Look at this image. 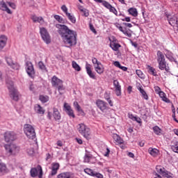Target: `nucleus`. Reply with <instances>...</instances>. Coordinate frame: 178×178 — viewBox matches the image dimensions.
I'll use <instances>...</instances> for the list:
<instances>
[{
	"label": "nucleus",
	"instance_id": "nucleus-10",
	"mask_svg": "<svg viewBox=\"0 0 178 178\" xmlns=\"http://www.w3.org/2000/svg\"><path fill=\"white\" fill-rule=\"evenodd\" d=\"M6 60L8 66H10L12 69H14V70H19L20 65H19L17 63L12 60V57L6 58Z\"/></svg>",
	"mask_w": 178,
	"mask_h": 178
},
{
	"label": "nucleus",
	"instance_id": "nucleus-48",
	"mask_svg": "<svg viewBox=\"0 0 178 178\" xmlns=\"http://www.w3.org/2000/svg\"><path fill=\"white\" fill-rule=\"evenodd\" d=\"M156 170L157 173H159V175H163V173H165V171H163V170L161 168V166H156Z\"/></svg>",
	"mask_w": 178,
	"mask_h": 178
},
{
	"label": "nucleus",
	"instance_id": "nucleus-47",
	"mask_svg": "<svg viewBox=\"0 0 178 178\" xmlns=\"http://www.w3.org/2000/svg\"><path fill=\"white\" fill-rule=\"evenodd\" d=\"M153 130L155 134H156L157 136H159L161 134V129H159V127L158 126L154 127Z\"/></svg>",
	"mask_w": 178,
	"mask_h": 178
},
{
	"label": "nucleus",
	"instance_id": "nucleus-37",
	"mask_svg": "<svg viewBox=\"0 0 178 178\" xmlns=\"http://www.w3.org/2000/svg\"><path fill=\"white\" fill-rule=\"evenodd\" d=\"M111 48L113 49V51H119V49L120 48V44L119 43H115V42H111L110 44Z\"/></svg>",
	"mask_w": 178,
	"mask_h": 178
},
{
	"label": "nucleus",
	"instance_id": "nucleus-15",
	"mask_svg": "<svg viewBox=\"0 0 178 178\" xmlns=\"http://www.w3.org/2000/svg\"><path fill=\"white\" fill-rule=\"evenodd\" d=\"M51 84L54 87H58V86L63 84V81L59 79L56 76H54L51 79Z\"/></svg>",
	"mask_w": 178,
	"mask_h": 178
},
{
	"label": "nucleus",
	"instance_id": "nucleus-39",
	"mask_svg": "<svg viewBox=\"0 0 178 178\" xmlns=\"http://www.w3.org/2000/svg\"><path fill=\"white\" fill-rule=\"evenodd\" d=\"M149 153L150 154V155H152V156H156V155H158V154L159 153V150L150 147L149 149Z\"/></svg>",
	"mask_w": 178,
	"mask_h": 178
},
{
	"label": "nucleus",
	"instance_id": "nucleus-56",
	"mask_svg": "<svg viewBox=\"0 0 178 178\" xmlns=\"http://www.w3.org/2000/svg\"><path fill=\"white\" fill-rule=\"evenodd\" d=\"M114 66H115L116 67H119V69L120 68V66H122L120 65V63L119 61H115L113 63Z\"/></svg>",
	"mask_w": 178,
	"mask_h": 178
},
{
	"label": "nucleus",
	"instance_id": "nucleus-52",
	"mask_svg": "<svg viewBox=\"0 0 178 178\" xmlns=\"http://www.w3.org/2000/svg\"><path fill=\"white\" fill-rule=\"evenodd\" d=\"M92 62L94 65V67L95 66V65H98V64L101 63V62L98 61V59H97V58H95V57H93L92 58Z\"/></svg>",
	"mask_w": 178,
	"mask_h": 178
},
{
	"label": "nucleus",
	"instance_id": "nucleus-33",
	"mask_svg": "<svg viewBox=\"0 0 178 178\" xmlns=\"http://www.w3.org/2000/svg\"><path fill=\"white\" fill-rule=\"evenodd\" d=\"M31 19L34 23H42L44 22L42 17H37L35 15H33Z\"/></svg>",
	"mask_w": 178,
	"mask_h": 178
},
{
	"label": "nucleus",
	"instance_id": "nucleus-50",
	"mask_svg": "<svg viewBox=\"0 0 178 178\" xmlns=\"http://www.w3.org/2000/svg\"><path fill=\"white\" fill-rule=\"evenodd\" d=\"M136 74H137V76H138V77H140V79H143V77H144V74H143V72H141V70H136Z\"/></svg>",
	"mask_w": 178,
	"mask_h": 178
},
{
	"label": "nucleus",
	"instance_id": "nucleus-55",
	"mask_svg": "<svg viewBox=\"0 0 178 178\" xmlns=\"http://www.w3.org/2000/svg\"><path fill=\"white\" fill-rule=\"evenodd\" d=\"M122 24L126 27H129V29H131V27H133V25H131V24L130 23L123 22Z\"/></svg>",
	"mask_w": 178,
	"mask_h": 178
},
{
	"label": "nucleus",
	"instance_id": "nucleus-38",
	"mask_svg": "<svg viewBox=\"0 0 178 178\" xmlns=\"http://www.w3.org/2000/svg\"><path fill=\"white\" fill-rule=\"evenodd\" d=\"M147 69L148 70V72L150 74H152V76H157L156 70H155V68H154L153 67H151L149 65H147Z\"/></svg>",
	"mask_w": 178,
	"mask_h": 178
},
{
	"label": "nucleus",
	"instance_id": "nucleus-42",
	"mask_svg": "<svg viewBox=\"0 0 178 178\" xmlns=\"http://www.w3.org/2000/svg\"><path fill=\"white\" fill-rule=\"evenodd\" d=\"M38 67L40 69V70H42V72H48V70H47V67H45V65L44 63H42V61H40L38 63Z\"/></svg>",
	"mask_w": 178,
	"mask_h": 178
},
{
	"label": "nucleus",
	"instance_id": "nucleus-63",
	"mask_svg": "<svg viewBox=\"0 0 178 178\" xmlns=\"http://www.w3.org/2000/svg\"><path fill=\"white\" fill-rule=\"evenodd\" d=\"M122 22H130L131 21L130 17H127L124 19H122Z\"/></svg>",
	"mask_w": 178,
	"mask_h": 178
},
{
	"label": "nucleus",
	"instance_id": "nucleus-54",
	"mask_svg": "<svg viewBox=\"0 0 178 178\" xmlns=\"http://www.w3.org/2000/svg\"><path fill=\"white\" fill-rule=\"evenodd\" d=\"M54 18L56 19V20H57L58 22H59V23H62V18L60 17V16L59 15H55Z\"/></svg>",
	"mask_w": 178,
	"mask_h": 178
},
{
	"label": "nucleus",
	"instance_id": "nucleus-12",
	"mask_svg": "<svg viewBox=\"0 0 178 178\" xmlns=\"http://www.w3.org/2000/svg\"><path fill=\"white\" fill-rule=\"evenodd\" d=\"M64 108L65 109V112L68 116H70V118H76V115H74V112L73 111V109H72L70 105H69L67 103H65Z\"/></svg>",
	"mask_w": 178,
	"mask_h": 178
},
{
	"label": "nucleus",
	"instance_id": "nucleus-17",
	"mask_svg": "<svg viewBox=\"0 0 178 178\" xmlns=\"http://www.w3.org/2000/svg\"><path fill=\"white\" fill-rule=\"evenodd\" d=\"M115 26L117 29H118L120 30V31L123 33V34H124V35H127V37L131 36V34L129 33V32L127 31V29L126 28L123 29V27L120 25V24L115 23Z\"/></svg>",
	"mask_w": 178,
	"mask_h": 178
},
{
	"label": "nucleus",
	"instance_id": "nucleus-27",
	"mask_svg": "<svg viewBox=\"0 0 178 178\" xmlns=\"http://www.w3.org/2000/svg\"><path fill=\"white\" fill-rule=\"evenodd\" d=\"M94 67L95 72H97L98 74H102V73H104V67H102V64L101 63L98 65H95Z\"/></svg>",
	"mask_w": 178,
	"mask_h": 178
},
{
	"label": "nucleus",
	"instance_id": "nucleus-2",
	"mask_svg": "<svg viewBox=\"0 0 178 178\" xmlns=\"http://www.w3.org/2000/svg\"><path fill=\"white\" fill-rule=\"evenodd\" d=\"M4 148L9 155H17V153L20 151V147L14 143L5 145Z\"/></svg>",
	"mask_w": 178,
	"mask_h": 178
},
{
	"label": "nucleus",
	"instance_id": "nucleus-11",
	"mask_svg": "<svg viewBox=\"0 0 178 178\" xmlns=\"http://www.w3.org/2000/svg\"><path fill=\"white\" fill-rule=\"evenodd\" d=\"M168 20L170 26L172 27H177L178 26V17L177 15L170 16L167 15Z\"/></svg>",
	"mask_w": 178,
	"mask_h": 178
},
{
	"label": "nucleus",
	"instance_id": "nucleus-8",
	"mask_svg": "<svg viewBox=\"0 0 178 178\" xmlns=\"http://www.w3.org/2000/svg\"><path fill=\"white\" fill-rule=\"evenodd\" d=\"M26 70L29 77H34L35 71L34 70V65H33L31 62L28 61L26 63Z\"/></svg>",
	"mask_w": 178,
	"mask_h": 178
},
{
	"label": "nucleus",
	"instance_id": "nucleus-57",
	"mask_svg": "<svg viewBox=\"0 0 178 178\" xmlns=\"http://www.w3.org/2000/svg\"><path fill=\"white\" fill-rule=\"evenodd\" d=\"M90 29L92 33H97V31H95V29L94 28V26L91 24H90Z\"/></svg>",
	"mask_w": 178,
	"mask_h": 178
},
{
	"label": "nucleus",
	"instance_id": "nucleus-34",
	"mask_svg": "<svg viewBox=\"0 0 178 178\" xmlns=\"http://www.w3.org/2000/svg\"><path fill=\"white\" fill-rule=\"evenodd\" d=\"M165 61V56L161 53V51H157V62H163Z\"/></svg>",
	"mask_w": 178,
	"mask_h": 178
},
{
	"label": "nucleus",
	"instance_id": "nucleus-13",
	"mask_svg": "<svg viewBox=\"0 0 178 178\" xmlns=\"http://www.w3.org/2000/svg\"><path fill=\"white\" fill-rule=\"evenodd\" d=\"M113 86L115 88V94L118 97L120 96L122 94V88L119 84V81L118 80L113 81Z\"/></svg>",
	"mask_w": 178,
	"mask_h": 178
},
{
	"label": "nucleus",
	"instance_id": "nucleus-25",
	"mask_svg": "<svg viewBox=\"0 0 178 178\" xmlns=\"http://www.w3.org/2000/svg\"><path fill=\"white\" fill-rule=\"evenodd\" d=\"M83 159V162L86 163H90V161L92 159V154H90L88 151L86 150V154Z\"/></svg>",
	"mask_w": 178,
	"mask_h": 178
},
{
	"label": "nucleus",
	"instance_id": "nucleus-45",
	"mask_svg": "<svg viewBox=\"0 0 178 178\" xmlns=\"http://www.w3.org/2000/svg\"><path fill=\"white\" fill-rule=\"evenodd\" d=\"M85 173L87 175H89V176H95V174L94 173V171L90 168H86L84 170Z\"/></svg>",
	"mask_w": 178,
	"mask_h": 178
},
{
	"label": "nucleus",
	"instance_id": "nucleus-21",
	"mask_svg": "<svg viewBox=\"0 0 178 178\" xmlns=\"http://www.w3.org/2000/svg\"><path fill=\"white\" fill-rule=\"evenodd\" d=\"M137 88L140 91V94H142V96L144 98V99L148 101V95H147V92H145V90H144V89H143V86L140 83L137 85Z\"/></svg>",
	"mask_w": 178,
	"mask_h": 178
},
{
	"label": "nucleus",
	"instance_id": "nucleus-1",
	"mask_svg": "<svg viewBox=\"0 0 178 178\" xmlns=\"http://www.w3.org/2000/svg\"><path fill=\"white\" fill-rule=\"evenodd\" d=\"M56 27L58 29V33L63 38L65 45L73 47L77 44V34L74 31L69 29L66 25L56 24Z\"/></svg>",
	"mask_w": 178,
	"mask_h": 178
},
{
	"label": "nucleus",
	"instance_id": "nucleus-23",
	"mask_svg": "<svg viewBox=\"0 0 178 178\" xmlns=\"http://www.w3.org/2000/svg\"><path fill=\"white\" fill-rule=\"evenodd\" d=\"M58 170H59V163H53L51 167V176H55V175L58 173Z\"/></svg>",
	"mask_w": 178,
	"mask_h": 178
},
{
	"label": "nucleus",
	"instance_id": "nucleus-7",
	"mask_svg": "<svg viewBox=\"0 0 178 178\" xmlns=\"http://www.w3.org/2000/svg\"><path fill=\"white\" fill-rule=\"evenodd\" d=\"M61 10L65 13V15L67 16V19L72 23L73 24H76V17L72 13H70L67 10V7H66V5H63L61 6Z\"/></svg>",
	"mask_w": 178,
	"mask_h": 178
},
{
	"label": "nucleus",
	"instance_id": "nucleus-31",
	"mask_svg": "<svg viewBox=\"0 0 178 178\" xmlns=\"http://www.w3.org/2000/svg\"><path fill=\"white\" fill-rule=\"evenodd\" d=\"M159 95L164 102H166L167 104L170 102V100L166 97V94H165V92L160 91L159 92Z\"/></svg>",
	"mask_w": 178,
	"mask_h": 178
},
{
	"label": "nucleus",
	"instance_id": "nucleus-40",
	"mask_svg": "<svg viewBox=\"0 0 178 178\" xmlns=\"http://www.w3.org/2000/svg\"><path fill=\"white\" fill-rule=\"evenodd\" d=\"M6 84H7V87H8L9 91H12V90L16 89V88H15L13 81L8 80L6 81Z\"/></svg>",
	"mask_w": 178,
	"mask_h": 178
},
{
	"label": "nucleus",
	"instance_id": "nucleus-22",
	"mask_svg": "<svg viewBox=\"0 0 178 178\" xmlns=\"http://www.w3.org/2000/svg\"><path fill=\"white\" fill-rule=\"evenodd\" d=\"M0 8L1 10L7 12V13H8L9 15H12V11L8 8V6H6V3H5V2L1 1L0 3Z\"/></svg>",
	"mask_w": 178,
	"mask_h": 178
},
{
	"label": "nucleus",
	"instance_id": "nucleus-51",
	"mask_svg": "<svg viewBox=\"0 0 178 178\" xmlns=\"http://www.w3.org/2000/svg\"><path fill=\"white\" fill-rule=\"evenodd\" d=\"M26 152L29 155H34V148L31 147L29 149H27Z\"/></svg>",
	"mask_w": 178,
	"mask_h": 178
},
{
	"label": "nucleus",
	"instance_id": "nucleus-41",
	"mask_svg": "<svg viewBox=\"0 0 178 178\" xmlns=\"http://www.w3.org/2000/svg\"><path fill=\"white\" fill-rule=\"evenodd\" d=\"M39 99L41 101V102H42V104H45L49 101V97L47 95H40Z\"/></svg>",
	"mask_w": 178,
	"mask_h": 178
},
{
	"label": "nucleus",
	"instance_id": "nucleus-64",
	"mask_svg": "<svg viewBox=\"0 0 178 178\" xmlns=\"http://www.w3.org/2000/svg\"><path fill=\"white\" fill-rule=\"evenodd\" d=\"M154 177L155 178H162V177H161V175H159L158 173L154 172Z\"/></svg>",
	"mask_w": 178,
	"mask_h": 178
},
{
	"label": "nucleus",
	"instance_id": "nucleus-43",
	"mask_svg": "<svg viewBox=\"0 0 178 178\" xmlns=\"http://www.w3.org/2000/svg\"><path fill=\"white\" fill-rule=\"evenodd\" d=\"M72 67L76 70V72H80V70H81V67H80V65H79L76 61H72Z\"/></svg>",
	"mask_w": 178,
	"mask_h": 178
},
{
	"label": "nucleus",
	"instance_id": "nucleus-32",
	"mask_svg": "<svg viewBox=\"0 0 178 178\" xmlns=\"http://www.w3.org/2000/svg\"><path fill=\"white\" fill-rule=\"evenodd\" d=\"M79 9L80 12H81L82 16H85V17H88L90 16V13L88 12V10L87 8H84L83 6H79Z\"/></svg>",
	"mask_w": 178,
	"mask_h": 178
},
{
	"label": "nucleus",
	"instance_id": "nucleus-30",
	"mask_svg": "<svg viewBox=\"0 0 178 178\" xmlns=\"http://www.w3.org/2000/svg\"><path fill=\"white\" fill-rule=\"evenodd\" d=\"M35 113H39V115H44V113H45V111L42 107H41V106H40V104H36L35 106Z\"/></svg>",
	"mask_w": 178,
	"mask_h": 178
},
{
	"label": "nucleus",
	"instance_id": "nucleus-20",
	"mask_svg": "<svg viewBox=\"0 0 178 178\" xmlns=\"http://www.w3.org/2000/svg\"><path fill=\"white\" fill-rule=\"evenodd\" d=\"M96 105L100 111H105L106 109V103L101 99H98L96 102Z\"/></svg>",
	"mask_w": 178,
	"mask_h": 178
},
{
	"label": "nucleus",
	"instance_id": "nucleus-24",
	"mask_svg": "<svg viewBox=\"0 0 178 178\" xmlns=\"http://www.w3.org/2000/svg\"><path fill=\"white\" fill-rule=\"evenodd\" d=\"M58 178H74L72 172H63L58 175Z\"/></svg>",
	"mask_w": 178,
	"mask_h": 178
},
{
	"label": "nucleus",
	"instance_id": "nucleus-18",
	"mask_svg": "<svg viewBox=\"0 0 178 178\" xmlns=\"http://www.w3.org/2000/svg\"><path fill=\"white\" fill-rule=\"evenodd\" d=\"M159 69L160 70H165V72H169L170 70V68H169V66L166 65V61H159Z\"/></svg>",
	"mask_w": 178,
	"mask_h": 178
},
{
	"label": "nucleus",
	"instance_id": "nucleus-16",
	"mask_svg": "<svg viewBox=\"0 0 178 178\" xmlns=\"http://www.w3.org/2000/svg\"><path fill=\"white\" fill-rule=\"evenodd\" d=\"M6 173H9V169L4 163H0V176H3Z\"/></svg>",
	"mask_w": 178,
	"mask_h": 178
},
{
	"label": "nucleus",
	"instance_id": "nucleus-46",
	"mask_svg": "<svg viewBox=\"0 0 178 178\" xmlns=\"http://www.w3.org/2000/svg\"><path fill=\"white\" fill-rule=\"evenodd\" d=\"M74 106L78 111V112H83V109H81V107H80V105H79V103L77 102H74Z\"/></svg>",
	"mask_w": 178,
	"mask_h": 178
},
{
	"label": "nucleus",
	"instance_id": "nucleus-28",
	"mask_svg": "<svg viewBox=\"0 0 178 178\" xmlns=\"http://www.w3.org/2000/svg\"><path fill=\"white\" fill-rule=\"evenodd\" d=\"M86 72L88 76L90 77V79H93L94 80H95V74L92 72V71L91 70V67H90V65L88 64H87L86 65Z\"/></svg>",
	"mask_w": 178,
	"mask_h": 178
},
{
	"label": "nucleus",
	"instance_id": "nucleus-6",
	"mask_svg": "<svg viewBox=\"0 0 178 178\" xmlns=\"http://www.w3.org/2000/svg\"><path fill=\"white\" fill-rule=\"evenodd\" d=\"M30 173L31 177H37L38 176L39 178H42V168L41 165H38L36 168H31Z\"/></svg>",
	"mask_w": 178,
	"mask_h": 178
},
{
	"label": "nucleus",
	"instance_id": "nucleus-44",
	"mask_svg": "<svg viewBox=\"0 0 178 178\" xmlns=\"http://www.w3.org/2000/svg\"><path fill=\"white\" fill-rule=\"evenodd\" d=\"M57 90H58L59 94L60 95H62V94H63V91H65V88L63 86V83L57 86Z\"/></svg>",
	"mask_w": 178,
	"mask_h": 178
},
{
	"label": "nucleus",
	"instance_id": "nucleus-53",
	"mask_svg": "<svg viewBox=\"0 0 178 178\" xmlns=\"http://www.w3.org/2000/svg\"><path fill=\"white\" fill-rule=\"evenodd\" d=\"M110 12H112V13H114V15H118V10H116V8L115 7L111 6V8H108Z\"/></svg>",
	"mask_w": 178,
	"mask_h": 178
},
{
	"label": "nucleus",
	"instance_id": "nucleus-62",
	"mask_svg": "<svg viewBox=\"0 0 178 178\" xmlns=\"http://www.w3.org/2000/svg\"><path fill=\"white\" fill-rule=\"evenodd\" d=\"M47 118L49 119V120H51V119H52V113L48 112Z\"/></svg>",
	"mask_w": 178,
	"mask_h": 178
},
{
	"label": "nucleus",
	"instance_id": "nucleus-3",
	"mask_svg": "<svg viewBox=\"0 0 178 178\" xmlns=\"http://www.w3.org/2000/svg\"><path fill=\"white\" fill-rule=\"evenodd\" d=\"M24 131L28 138L34 140L35 138V129L31 124H26L24 127Z\"/></svg>",
	"mask_w": 178,
	"mask_h": 178
},
{
	"label": "nucleus",
	"instance_id": "nucleus-4",
	"mask_svg": "<svg viewBox=\"0 0 178 178\" xmlns=\"http://www.w3.org/2000/svg\"><path fill=\"white\" fill-rule=\"evenodd\" d=\"M78 131L85 138L88 139L90 138V134L91 132L90 131V128H88L86 124L81 123L79 124L77 126Z\"/></svg>",
	"mask_w": 178,
	"mask_h": 178
},
{
	"label": "nucleus",
	"instance_id": "nucleus-49",
	"mask_svg": "<svg viewBox=\"0 0 178 178\" xmlns=\"http://www.w3.org/2000/svg\"><path fill=\"white\" fill-rule=\"evenodd\" d=\"M102 5L104 6L105 8H106L107 9H109L111 8V6H112V5H111V3H109L108 2H107L106 1H103L102 2Z\"/></svg>",
	"mask_w": 178,
	"mask_h": 178
},
{
	"label": "nucleus",
	"instance_id": "nucleus-5",
	"mask_svg": "<svg viewBox=\"0 0 178 178\" xmlns=\"http://www.w3.org/2000/svg\"><path fill=\"white\" fill-rule=\"evenodd\" d=\"M40 35L42 39L45 42V44H51V35L48 31L45 28H40Z\"/></svg>",
	"mask_w": 178,
	"mask_h": 178
},
{
	"label": "nucleus",
	"instance_id": "nucleus-9",
	"mask_svg": "<svg viewBox=\"0 0 178 178\" xmlns=\"http://www.w3.org/2000/svg\"><path fill=\"white\" fill-rule=\"evenodd\" d=\"M17 137L15 132L7 131L4 134V140L6 143H10V141H15Z\"/></svg>",
	"mask_w": 178,
	"mask_h": 178
},
{
	"label": "nucleus",
	"instance_id": "nucleus-36",
	"mask_svg": "<svg viewBox=\"0 0 178 178\" xmlns=\"http://www.w3.org/2000/svg\"><path fill=\"white\" fill-rule=\"evenodd\" d=\"M171 149L173 152L178 154V142H172L171 145Z\"/></svg>",
	"mask_w": 178,
	"mask_h": 178
},
{
	"label": "nucleus",
	"instance_id": "nucleus-29",
	"mask_svg": "<svg viewBox=\"0 0 178 178\" xmlns=\"http://www.w3.org/2000/svg\"><path fill=\"white\" fill-rule=\"evenodd\" d=\"M113 138L114 141H115L116 144H123L124 143L123 139L116 134H113Z\"/></svg>",
	"mask_w": 178,
	"mask_h": 178
},
{
	"label": "nucleus",
	"instance_id": "nucleus-35",
	"mask_svg": "<svg viewBox=\"0 0 178 178\" xmlns=\"http://www.w3.org/2000/svg\"><path fill=\"white\" fill-rule=\"evenodd\" d=\"M128 12L129 15H131V16H134V17H137V16H138V12H137L136 8H131L128 10Z\"/></svg>",
	"mask_w": 178,
	"mask_h": 178
},
{
	"label": "nucleus",
	"instance_id": "nucleus-26",
	"mask_svg": "<svg viewBox=\"0 0 178 178\" xmlns=\"http://www.w3.org/2000/svg\"><path fill=\"white\" fill-rule=\"evenodd\" d=\"M53 117L56 120H60V113L56 108H53Z\"/></svg>",
	"mask_w": 178,
	"mask_h": 178
},
{
	"label": "nucleus",
	"instance_id": "nucleus-19",
	"mask_svg": "<svg viewBox=\"0 0 178 178\" xmlns=\"http://www.w3.org/2000/svg\"><path fill=\"white\" fill-rule=\"evenodd\" d=\"M8 41V38L5 35H1L0 36V50L3 49L6 45Z\"/></svg>",
	"mask_w": 178,
	"mask_h": 178
},
{
	"label": "nucleus",
	"instance_id": "nucleus-14",
	"mask_svg": "<svg viewBox=\"0 0 178 178\" xmlns=\"http://www.w3.org/2000/svg\"><path fill=\"white\" fill-rule=\"evenodd\" d=\"M10 97L14 101H19V92L16 89H12L10 90Z\"/></svg>",
	"mask_w": 178,
	"mask_h": 178
},
{
	"label": "nucleus",
	"instance_id": "nucleus-61",
	"mask_svg": "<svg viewBox=\"0 0 178 178\" xmlns=\"http://www.w3.org/2000/svg\"><path fill=\"white\" fill-rule=\"evenodd\" d=\"M134 120H136L138 123H141V119L138 117H134Z\"/></svg>",
	"mask_w": 178,
	"mask_h": 178
},
{
	"label": "nucleus",
	"instance_id": "nucleus-59",
	"mask_svg": "<svg viewBox=\"0 0 178 178\" xmlns=\"http://www.w3.org/2000/svg\"><path fill=\"white\" fill-rule=\"evenodd\" d=\"M163 176H164V177H167V178H172V177L170 176V174H169L166 172H163Z\"/></svg>",
	"mask_w": 178,
	"mask_h": 178
},
{
	"label": "nucleus",
	"instance_id": "nucleus-58",
	"mask_svg": "<svg viewBox=\"0 0 178 178\" xmlns=\"http://www.w3.org/2000/svg\"><path fill=\"white\" fill-rule=\"evenodd\" d=\"M8 5H9V6L13 9H16V5L15 3L8 2Z\"/></svg>",
	"mask_w": 178,
	"mask_h": 178
},
{
	"label": "nucleus",
	"instance_id": "nucleus-60",
	"mask_svg": "<svg viewBox=\"0 0 178 178\" xmlns=\"http://www.w3.org/2000/svg\"><path fill=\"white\" fill-rule=\"evenodd\" d=\"M94 176H95L97 178H104V175H102V174H101V173H96V174H95Z\"/></svg>",
	"mask_w": 178,
	"mask_h": 178
}]
</instances>
